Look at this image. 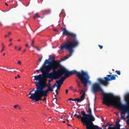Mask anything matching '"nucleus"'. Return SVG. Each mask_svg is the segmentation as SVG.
I'll return each mask as SVG.
<instances>
[{
    "label": "nucleus",
    "mask_w": 129,
    "mask_h": 129,
    "mask_svg": "<svg viewBox=\"0 0 129 129\" xmlns=\"http://www.w3.org/2000/svg\"><path fill=\"white\" fill-rule=\"evenodd\" d=\"M63 34L68 37H71L74 38L72 41H68L63 45H61L59 48L60 50H68L69 54L64 57L63 60H66L71 56L74 51V48L79 44V42L76 38V35L67 31L65 28L62 29Z\"/></svg>",
    "instance_id": "1"
},
{
    "label": "nucleus",
    "mask_w": 129,
    "mask_h": 129,
    "mask_svg": "<svg viewBox=\"0 0 129 129\" xmlns=\"http://www.w3.org/2000/svg\"><path fill=\"white\" fill-rule=\"evenodd\" d=\"M107 104V106H112L116 108H119L121 110V118L125 120V118L123 115L126 112L129 114V102H127L126 105L121 104L120 102V98L119 97H115L114 95Z\"/></svg>",
    "instance_id": "2"
},
{
    "label": "nucleus",
    "mask_w": 129,
    "mask_h": 129,
    "mask_svg": "<svg viewBox=\"0 0 129 129\" xmlns=\"http://www.w3.org/2000/svg\"><path fill=\"white\" fill-rule=\"evenodd\" d=\"M100 84H101L100 83L97 82L93 84L91 88V91L95 94V96L97 92L100 91L101 92L103 96L102 99L103 100L102 101L103 104L106 105L108 102L111 100V99L113 98L114 95L112 93L104 92Z\"/></svg>",
    "instance_id": "3"
},
{
    "label": "nucleus",
    "mask_w": 129,
    "mask_h": 129,
    "mask_svg": "<svg viewBox=\"0 0 129 129\" xmlns=\"http://www.w3.org/2000/svg\"><path fill=\"white\" fill-rule=\"evenodd\" d=\"M62 71L67 73L69 77L72 75L76 74V76L80 80L81 83L85 87L87 86L88 83L90 82L89 80V77L88 74L83 71H81V72H78L76 70H74L70 72L65 68L62 69Z\"/></svg>",
    "instance_id": "4"
},
{
    "label": "nucleus",
    "mask_w": 129,
    "mask_h": 129,
    "mask_svg": "<svg viewBox=\"0 0 129 129\" xmlns=\"http://www.w3.org/2000/svg\"><path fill=\"white\" fill-rule=\"evenodd\" d=\"M80 113L83 116L78 115L76 114H74V116L78 119H80L83 126H85L86 127L94 125L93 121H95V119L92 113L87 114L83 111H81Z\"/></svg>",
    "instance_id": "5"
},
{
    "label": "nucleus",
    "mask_w": 129,
    "mask_h": 129,
    "mask_svg": "<svg viewBox=\"0 0 129 129\" xmlns=\"http://www.w3.org/2000/svg\"><path fill=\"white\" fill-rule=\"evenodd\" d=\"M58 71H57L55 70L49 68L45 66V68L43 71H42L43 80L47 81V78H49L52 79V80L57 79L59 78L57 75H60Z\"/></svg>",
    "instance_id": "6"
},
{
    "label": "nucleus",
    "mask_w": 129,
    "mask_h": 129,
    "mask_svg": "<svg viewBox=\"0 0 129 129\" xmlns=\"http://www.w3.org/2000/svg\"><path fill=\"white\" fill-rule=\"evenodd\" d=\"M60 60L55 61L54 59H53L52 60L50 61L46 59L44 61L43 66L45 67V66H46V64H48V65L47 67L56 70L58 68L60 67Z\"/></svg>",
    "instance_id": "7"
},
{
    "label": "nucleus",
    "mask_w": 129,
    "mask_h": 129,
    "mask_svg": "<svg viewBox=\"0 0 129 129\" xmlns=\"http://www.w3.org/2000/svg\"><path fill=\"white\" fill-rule=\"evenodd\" d=\"M116 76L117 77V75H107L106 77H104L103 79L99 78L98 80L101 84L107 86L109 84L108 81L115 79Z\"/></svg>",
    "instance_id": "8"
},
{
    "label": "nucleus",
    "mask_w": 129,
    "mask_h": 129,
    "mask_svg": "<svg viewBox=\"0 0 129 129\" xmlns=\"http://www.w3.org/2000/svg\"><path fill=\"white\" fill-rule=\"evenodd\" d=\"M63 68L64 69V67H61L59 69H58L57 71H58L60 74V75L58 74V75H57V76L59 78L57 79H59L60 77H61L58 81H56V82L59 83H58L60 85H61L63 84V81L67 78L69 77L67 73H65V72H63V71H62V69Z\"/></svg>",
    "instance_id": "9"
},
{
    "label": "nucleus",
    "mask_w": 129,
    "mask_h": 129,
    "mask_svg": "<svg viewBox=\"0 0 129 129\" xmlns=\"http://www.w3.org/2000/svg\"><path fill=\"white\" fill-rule=\"evenodd\" d=\"M41 82H42L41 83L38 82H35L37 86L36 91L38 92L40 90L42 91L44 89L45 87L47 86V84L46 83V81L43 80Z\"/></svg>",
    "instance_id": "10"
},
{
    "label": "nucleus",
    "mask_w": 129,
    "mask_h": 129,
    "mask_svg": "<svg viewBox=\"0 0 129 129\" xmlns=\"http://www.w3.org/2000/svg\"><path fill=\"white\" fill-rule=\"evenodd\" d=\"M36 89L34 93L32 94L31 92H29V95L31 96L29 97V98L32 99L33 101L35 100V102H38L40 101L38 93L36 91Z\"/></svg>",
    "instance_id": "11"
},
{
    "label": "nucleus",
    "mask_w": 129,
    "mask_h": 129,
    "mask_svg": "<svg viewBox=\"0 0 129 129\" xmlns=\"http://www.w3.org/2000/svg\"><path fill=\"white\" fill-rule=\"evenodd\" d=\"M48 91H49L47 89L45 90H43L42 91L41 90L38 92L40 101L42 100V97L47 96V93Z\"/></svg>",
    "instance_id": "12"
},
{
    "label": "nucleus",
    "mask_w": 129,
    "mask_h": 129,
    "mask_svg": "<svg viewBox=\"0 0 129 129\" xmlns=\"http://www.w3.org/2000/svg\"><path fill=\"white\" fill-rule=\"evenodd\" d=\"M34 80H38L40 82H41L43 80V78L42 75L40 74L38 75H36L34 76Z\"/></svg>",
    "instance_id": "13"
},
{
    "label": "nucleus",
    "mask_w": 129,
    "mask_h": 129,
    "mask_svg": "<svg viewBox=\"0 0 129 129\" xmlns=\"http://www.w3.org/2000/svg\"><path fill=\"white\" fill-rule=\"evenodd\" d=\"M86 129H102L99 126L94 125L86 127Z\"/></svg>",
    "instance_id": "14"
},
{
    "label": "nucleus",
    "mask_w": 129,
    "mask_h": 129,
    "mask_svg": "<svg viewBox=\"0 0 129 129\" xmlns=\"http://www.w3.org/2000/svg\"><path fill=\"white\" fill-rule=\"evenodd\" d=\"M119 121L120 120H119L116 122L115 128L110 127L108 128V129H120V125L119 123Z\"/></svg>",
    "instance_id": "15"
},
{
    "label": "nucleus",
    "mask_w": 129,
    "mask_h": 129,
    "mask_svg": "<svg viewBox=\"0 0 129 129\" xmlns=\"http://www.w3.org/2000/svg\"><path fill=\"white\" fill-rule=\"evenodd\" d=\"M125 99L129 98V93H127L124 96ZM129 118L126 121V123L127 125L129 126V113L128 115L127 116L126 118Z\"/></svg>",
    "instance_id": "16"
},
{
    "label": "nucleus",
    "mask_w": 129,
    "mask_h": 129,
    "mask_svg": "<svg viewBox=\"0 0 129 129\" xmlns=\"http://www.w3.org/2000/svg\"><path fill=\"white\" fill-rule=\"evenodd\" d=\"M43 64L42 66V67L40 68V69H39V70H37L36 71V72H39L40 71H41V72L42 73V71H43L44 69H45L46 66H45V67H44L43 66Z\"/></svg>",
    "instance_id": "17"
},
{
    "label": "nucleus",
    "mask_w": 129,
    "mask_h": 129,
    "mask_svg": "<svg viewBox=\"0 0 129 129\" xmlns=\"http://www.w3.org/2000/svg\"><path fill=\"white\" fill-rule=\"evenodd\" d=\"M78 89L79 91H82L83 92V91L81 88H82V87L81 86L80 84V83L79 82H78Z\"/></svg>",
    "instance_id": "18"
},
{
    "label": "nucleus",
    "mask_w": 129,
    "mask_h": 129,
    "mask_svg": "<svg viewBox=\"0 0 129 129\" xmlns=\"http://www.w3.org/2000/svg\"><path fill=\"white\" fill-rule=\"evenodd\" d=\"M80 99L81 100V101H83L85 98V93L84 92L81 96L80 97Z\"/></svg>",
    "instance_id": "19"
},
{
    "label": "nucleus",
    "mask_w": 129,
    "mask_h": 129,
    "mask_svg": "<svg viewBox=\"0 0 129 129\" xmlns=\"http://www.w3.org/2000/svg\"><path fill=\"white\" fill-rule=\"evenodd\" d=\"M41 16H40L38 13L36 14L33 17L34 19H35L36 17H40Z\"/></svg>",
    "instance_id": "20"
},
{
    "label": "nucleus",
    "mask_w": 129,
    "mask_h": 129,
    "mask_svg": "<svg viewBox=\"0 0 129 129\" xmlns=\"http://www.w3.org/2000/svg\"><path fill=\"white\" fill-rule=\"evenodd\" d=\"M56 83H57V84L56 85V86H57V90H58L60 89V86H61V85H60V84H59L58 83H58V82H56Z\"/></svg>",
    "instance_id": "21"
},
{
    "label": "nucleus",
    "mask_w": 129,
    "mask_h": 129,
    "mask_svg": "<svg viewBox=\"0 0 129 129\" xmlns=\"http://www.w3.org/2000/svg\"><path fill=\"white\" fill-rule=\"evenodd\" d=\"M44 13L46 14H48L50 13V10H46L43 11Z\"/></svg>",
    "instance_id": "22"
},
{
    "label": "nucleus",
    "mask_w": 129,
    "mask_h": 129,
    "mask_svg": "<svg viewBox=\"0 0 129 129\" xmlns=\"http://www.w3.org/2000/svg\"><path fill=\"white\" fill-rule=\"evenodd\" d=\"M87 112L88 114L92 113L90 107H88V110Z\"/></svg>",
    "instance_id": "23"
},
{
    "label": "nucleus",
    "mask_w": 129,
    "mask_h": 129,
    "mask_svg": "<svg viewBox=\"0 0 129 129\" xmlns=\"http://www.w3.org/2000/svg\"><path fill=\"white\" fill-rule=\"evenodd\" d=\"M75 101H77V102H81L80 99L78 98H76L75 99Z\"/></svg>",
    "instance_id": "24"
},
{
    "label": "nucleus",
    "mask_w": 129,
    "mask_h": 129,
    "mask_svg": "<svg viewBox=\"0 0 129 129\" xmlns=\"http://www.w3.org/2000/svg\"><path fill=\"white\" fill-rule=\"evenodd\" d=\"M115 73H116L118 75H120V73L119 71H118L117 70H116L115 71Z\"/></svg>",
    "instance_id": "25"
},
{
    "label": "nucleus",
    "mask_w": 129,
    "mask_h": 129,
    "mask_svg": "<svg viewBox=\"0 0 129 129\" xmlns=\"http://www.w3.org/2000/svg\"><path fill=\"white\" fill-rule=\"evenodd\" d=\"M42 57H43V56H42L41 58H39V60H38V61L39 62H41V60H42Z\"/></svg>",
    "instance_id": "26"
},
{
    "label": "nucleus",
    "mask_w": 129,
    "mask_h": 129,
    "mask_svg": "<svg viewBox=\"0 0 129 129\" xmlns=\"http://www.w3.org/2000/svg\"><path fill=\"white\" fill-rule=\"evenodd\" d=\"M51 84L50 83H48V84H47V86L48 87H51Z\"/></svg>",
    "instance_id": "27"
},
{
    "label": "nucleus",
    "mask_w": 129,
    "mask_h": 129,
    "mask_svg": "<svg viewBox=\"0 0 129 129\" xmlns=\"http://www.w3.org/2000/svg\"><path fill=\"white\" fill-rule=\"evenodd\" d=\"M56 84L55 83L51 87V88L52 89H54L55 87V86H56Z\"/></svg>",
    "instance_id": "28"
},
{
    "label": "nucleus",
    "mask_w": 129,
    "mask_h": 129,
    "mask_svg": "<svg viewBox=\"0 0 129 129\" xmlns=\"http://www.w3.org/2000/svg\"><path fill=\"white\" fill-rule=\"evenodd\" d=\"M109 126V127H108V128L109 127H111V126H112V125H111V124H110L109 123H107V126Z\"/></svg>",
    "instance_id": "29"
},
{
    "label": "nucleus",
    "mask_w": 129,
    "mask_h": 129,
    "mask_svg": "<svg viewBox=\"0 0 129 129\" xmlns=\"http://www.w3.org/2000/svg\"><path fill=\"white\" fill-rule=\"evenodd\" d=\"M34 41L33 40L32 41V43L31 44V45L32 47H33L34 48L35 47L33 45V44H34Z\"/></svg>",
    "instance_id": "30"
},
{
    "label": "nucleus",
    "mask_w": 129,
    "mask_h": 129,
    "mask_svg": "<svg viewBox=\"0 0 129 129\" xmlns=\"http://www.w3.org/2000/svg\"><path fill=\"white\" fill-rule=\"evenodd\" d=\"M98 46L100 49H102L103 48L102 46L99 45Z\"/></svg>",
    "instance_id": "31"
},
{
    "label": "nucleus",
    "mask_w": 129,
    "mask_h": 129,
    "mask_svg": "<svg viewBox=\"0 0 129 129\" xmlns=\"http://www.w3.org/2000/svg\"><path fill=\"white\" fill-rule=\"evenodd\" d=\"M54 57H51L50 58H49V59L50 60H52L53 59H54Z\"/></svg>",
    "instance_id": "32"
},
{
    "label": "nucleus",
    "mask_w": 129,
    "mask_h": 129,
    "mask_svg": "<svg viewBox=\"0 0 129 129\" xmlns=\"http://www.w3.org/2000/svg\"><path fill=\"white\" fill-rule=\"evenodd\" d=\"M48 88L47 89L48 90V91H50L51 89V87H48Z\"/></svg>",
    "instance_id": "33"
},
{
    "label": "nucleus",
    "mask_w": 129,
    "mask_h": 129,
    "mask_svg": "<svg viewBox=\"0 0 129 129\" xmlns=\"http://www.w3.org/2000/svg\"><path fill=\"white\" fill-rule=\"evenodd\" d=\"M68 100L69 101H75V99H73L72 98H70Z\"/></svg>",
    "instance_id": "34"
},
{
    "label": "nucleus",
    "mask_w": 129,
    "mask_h": 129,
    "mask_svg": "<svg viewBox=\"0 0 129 129\" xmlns=\"http://www.w3.org/2000/svg\"><path fill=\"white\" fill-rule=\"evenodd\" d=\"M107 127V126H104V125H103L102 126V127L103 128V129H106V127Z\"/></svg>",
    "instance_id": "35"
},
{
    "label": "nucleus",
    "mask_w": 129,
    "mask_h": 129,
    "mask_svg": "<svg viewBox=\"0 0 129 129\" xmlns=\"http://www.w3.org/2000/svg\"><path fill=\"white\" fill-rule=\"evenodd\" d=\"M55 92H56V95H57L59 94V93H58V90H57V89H56L55 90Z\"/></svg>",
    "instance_id": "36"
},
{
    "label": "nucleus",
    "mask_w": 129,
    "mask_h": 129,
    "mask_svg": "<svg viewBox=\"0 0 129 129\" xmlns=\"http://www.w3.org/2000/svg\"><path fill=\"white\" fill-rule=\"evenodd\" d=\"M4 48H5V46H3L2 48V49L1 51V52H3V51L4 50Z\"/></svg>",
    "instance_id": "37"
},
{
    "label": "nucleus",
    "mask_w": 129,
    "mask_h": 129,
    "mask_svg": "<svg viewBox=\"0 0 129 129\" xmlns=\"http://www.w3.org/2000/svg\"><path fill=\"white\" fill-rule=\"evenodd\" d=\"M18 63L19 64L21 65V61H19L18 62Z\"/></svg>",
    "instance_id": "38"
},
{
    "label": "nucleus",
    "mask_w": 129,
    "mask_h": 129,
    "mask_svg": "<svg viewBox=\"0 0 129 129\" xmlns=\"http://www.w3.org/2000/svg\"><path fill=\"white\" fill-rule=\"evenodd\" d=\"M18 105H15L14 106V107L16 109L17 108V107H18Z\"/></svg>",
    "instance_id": "39"
},
{
    "label": "nucleus",
    "mask_w": 129,
    "mask_h": 129,
    "mask_svg": "<svg viewBox=\"0 0 129 129\" xmlns=\"http://www.w3.org/2000/svg\"><path fill=\"white\" fill-rule=\"evenodd\" d=\"M34 48H36L37 49V50L38 51H40V49H39L37 47H35Z\"/></svg>",
    "instance_id": "40"
},
{
    "label": "nucleus",
    "mask_w": 129,
    "mask_h": 129,
    "mask_svg": "<svg viewBox=\"0 0 129 129\" xmlns=\"http://www.w3.org/2000/svg\"><path fill=\"white\" fill-rule=\"evenodd\" d=\"M68 91V89H66V94H67Z\"/></svg>",
    "instance_id": "41"
},
{
    "label": "nucleus",
    "mask_w": 129,
    "mask_h": 129,
    "mask_svg": "<svg viewBox=\"0 0 129 129\" xmlns=\"http://www.w3.org/2000/svg\"><path fill=\"white\" fill-rule=\"evenodd\" d=\"M21 49V47H20L18 49V50L19 51H20Z\"/></svg>",
    "instance_id": "42"
},
{
    "label": "nucleus",
    "mask_w": 129,
    "mask_h": 129,
    "mask_svg": "<svg viewBox=\"0 0 129 129\" xmlns=\"http://www.w3.org/2000/svg\"><path fill=\"white\" fill-rule=\"evenodd\" d=\"M51 79V80H48L49 83H50V82L52 81V80H52V79Z\"/></svg>",
    "instance_id": "43"
},
{
    "label": "nucleus",
    "mask_w": 129,
    "mask_h": 129,
    "mask_svg": "<svg viewBox=\"0 0 129 129\" xmlns=\"http://www.w3.org/2000/svg\"><path fill=\"white\" fill-rule=\"evenodd\" d=\"M54 96L55 98H56V96L55 95H54ZM55 99V100L56 101L57 99H56V98H54V100Z\"/></svg>",
    "instance_id": "44"
},
{
    "label": "nucleus",
    "mask_w": 129,
    "mask_h": 129,
    "mask_svg": "<svg viewBox=\"0 0 129 129\" xmlns=\"http://www.w3.org/2000/svg\"><path fill=\"white\" fill-rule=\"evenodd\" d=\"M9 35H5V38H6V37H9Z\"/></svg>",
    "instance_id": "45"
},
{
    "label": "nucleus",
    "mask_w": 129,
    "mask_h": 129,
    "mask_svg": "<svg viewBox=\"0 0 129 129\" xmlns=\"http://www.w3.org/2000/svg\"><path fill=\"white\" fill-rule=\"evenodd\" d=\"M53 89H52V88L51 89V90L50 91H51V92H52L53 91Z\"/></svg>",
    "instance_id": "46"
},
{
    "label": "nucleus",
    "mask_w": 129,
    "mask_h": 129,
    "mask_svg": "<svg viewBox=\"0 0 129 129\" xmlns=\"http://www.w3.org/2000/svg\"><path fill=\"white\" fill-rule=\"evenodd\" d=\"M73 87L72 86L70 87V89H73Z\"/></svg>",
    "instance_id": "47"
},
{
    "label": "nucleus",
    "mask_w": 129,
    "mask_h": 129,
    "mask_svg": "<svg viewBox=\"0 0 129 129\" xmlns=\"http://www.w3.org/2000/svg\"><path fill=\"white\" fill-rule=\"evenodd\" d=\"M43 100V101H45L46 100V99L45 98H44L43 99H42V100Z\"/></svg>",
    "instance_id": "48"
},
{
    "label": "nucleus",
    "mask_w": 129,
    "mask_h": 129,
    "mask_svg": "<svg viewBox=\"0 0 129 129\" xmlns=\"http://www.w3.org/2000/svg\"><path fill=\"white\" fill-rule=\"evenodd\" d=\"M12 39L11 38H10V39L9 40V41L11 42L12 41Z\"/></svg>",
    "instance_id": "49"
},
{
    "label": "nucleus",
    "mask_w": 129,
    "mask_h": 129,
    "mask_svg": "<svg viewBox=\"0 0 129 129\" xmlns=\"http://www.w3.org/2000/svg\"><path fill=\"white\" fill-rule=\"evenodd\" d=\"M34 91V89L33 90H31L30 91L31 92H33Z\"/></svg>",
    "instance_id": "50"
},
{
    "label": "nucleus",
    "mask_w": 129,
    "mask_h": 129,
    "mask_svg": "<svg viewBox=\"0 0 129 129\" xmlns=\"http://www.w3.org/2000/svg\"><path fill=\"white\" fill-rule=\"evenodd\" d=\"M17 76H18V78H20V76L18 75H17Z\"/></svg>",
    "instance_id": "51"
},
{
    "label": "nucleus",
    "mask_w": 129,
    "mask_h": 129,
    "mask_svg": "<svg viewBox=\"0 0 129 129\" xmlns=\"http://www.w3.org/2000/svg\"><path fill=\"white\" fill-rule=\"evenodd\" d=\"M26 51V49H24V50L23 51V52L24 53V52H25Z\"/></svg>",
    "instance_id": "52"
},
{
    "label": "nucleus",
    "mask_w": 129,
    "mask_h": 129,
    "mask_svg": "<svg viewBox=\"0 0 129 129\" xmlns=\"http://www.w3.org/2000/svg\"><path fill=\"white\" fill-rule=\"evenodd\" d=\"M17 48V46H15V49H16Z\"/></svg>",
    "instance_id": "53"
},
{
    "label": "nucleus",
    "mask_w": 129,
    "mask_h": 129,
    "mask_svg": "<svg viewBox=\"0 0 129 129\" xmlns=\"http://www.w3.org/2000/svg\"><path fill=\"white\" fill-rule=\"evenodd\" d=\"M11 32H9V33H8V34H9V35H11Z\"/></svg>",
    "instance_id": "54"
},
{
    "label": "nucleus",
    "mask_w": 129,
    "mask_h": 129,
    "mask_svg": "<svg viewBox=\"0 0 129 129\" xmlns=\"http://www.w3.org/2000/svg\"><path fill=\"white\" fill-rule=\"evenodd\" d=\"M5 5H6V6H8V4H7L6 3H5Z\"/></svg>",
    "instance_id": "55"
},
{
    "label": "nucleus",
    "mask_w": 129,
    "mask_h": 129,
    "mask_svg": "<svg viewBox=\"0 0 129 129\" xmlns=\"http://www.w3.org/2000/svg\"><path fill=\"white\" fill-rule=\"evenodd\" d=\"M59 118H60L61 119H62V117L61 116H60V117H59Z\"/></svg>",
    "instance_id": "56"
},
{
    "label": "nucleus",
    "mask_w": 129,
    "mask_h": 129,
    "mask_svg": "<svg viewBox=\"0 0 129 129\" xmlns=\"http://www.w3.org/2000/svg\"><path fill=\"white\" fill-rule=\"evenodd\" d=\"M74 91H75V92H77V91L76 90H74Z\"/></svg>",
    "instance_id": "57"
},
{
    "label": "nucleus",
    "mask_w": 129,
    "mask_h": 129,
    "mask_svg": "<svg viewBox=\"0 0 129 129\" xmlns=\"http://www.w3.org/2000/svg\"><path fill=\"white\" fill-rule=\"evenodd\" d=\"M68 126H72L71 125L68 124Z\"/></svg>",
    "instance_id": "58"
},
{
    "label": "nucleus",
    "mask_w": 129,
    "mask_h": 129,
    "mask_svg": "<svg viewBox=\"0 0 129 129\" xmlns=\"http://www.w3.org/2000/svg\"><path fill=\"white\" fill-rule=\"evenodd\" d=\"M12 44V43H11L9 45V46H11Z\"/></svg>",
    "instance_id": "59"
},
{
    "label": "nucleus",
    "mask_w": 129,
    "mask_h": 129,
    "mask_svg": "<svg viewBox=\"0 0 129 129\" xmlns=\"http://www.w3.org/2000/svg\"><path fill=\"white\" fill-rule=\"evenodd\" d=\"M88 107H90V104L89 103L88 104Z\"/></svg>",
    "instance_id": "60"
},
{
    "label": "nucleus",
    "mask_w": 129,
    "mask_h": 129,
    "mask_svg": "<svg viewBox=\"0 0 129 129\" xmlns=\"http://www.w3.org/2000/svg\"><path fill=\"white\" fill-rule=\"evenodd\" d=\"M28 46V45L27 44H26V47H27Z\"/></svg>",
    "instance_id": "61"
},
{
    "label": "nucleus",
    "mask_w": 129,
    "mask_h": 129,
    "mask_svg": "<svg viewBox=\"0 0 129 129\" xmlns=\"http://www.w3.org/2000/svg\"><path fill=\"white\" fill-rule=\"evenodd\" d=\"M2 45L3 46L4 45V44L3 43H2Z\"/></svg>",
    "instance_id": "62"
},
{
    "label": "nucleus",
    "mask_w": 129,
    "mask_h": 129,
    "mask_svg": "<svg viewBox=\"0 0 129 129\" xmlns=\"http://www.w3.org/2000/svg\"><path fill=\"white\" fill-rule=\"evenodd\" d=\"M15 79H17V77L16 76L15 77Z\"/></svg>",
    "instance_id": "63"
},
{
    "label": "nucleus",
    "mask_w": 129,
    "mask_h": 129,
    "mask_svg": "<svg viewBox=\"0 0 129 129\" xmlns=\"http://www.w3.org/2000/svg\"><path fill=\"white\" fill-rule=\"evenodd\" d=\"M20 40H21L20 39H18V41H20Z\"/></svg>",
    "instance_id": "64"
}]
</instances>
